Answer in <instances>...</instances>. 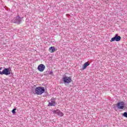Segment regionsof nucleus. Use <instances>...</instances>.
Segmentation results:
<instances>
[{
	"label": "nucleus",
	"instance_id": "f257e3e1",
	"mask_svg": "<svg viewBox=\"0 0 127 127\" xmlns=\"http://www.w3.org/2000/svg\"><path fill=\"white\" fill-rule=\"evenodd\" d=\"M35 92L37 95H42L45 92V89L44 87L39 86L36 88Z\"/></svg>",
	"mask_w": 127,
	"mask_h": 127
},
{
	"label": "nucleus",
	"instance_id": "f03ea898",
	"mask_svg": "<svg viewBox=\"0 0 127 127\" xmlns=\"http://www.w3.org/2000/svg\"><path fill=\"white\" fill-rule=\"evenodd\" d=\"M116 106L118 109H119L120 110H123L126 108V104L123 101L118 102Z\"/></svg>",
	"mask_w": 127,
	"mask_h": 127
},
{
	"label": "nucleus",
	"instance_id": "7ed1b4c3",
	"mask_svg": "<svg viewBox=\"0 0 127 127\" xmlns=\"http://www.w3.org/2000/svg\"><path fill=\"white\" fill-rule=\"evenodd\" d=\"M21 19L22 18L20 16H17L12 20V23H18V24H19L21 22Z\"/></svg>",
	"mask_w": 127,
	"mask_h": 127
},
{
	"label": "nucleus",
	"instance_id": "20e7f679",
	"mask_svg": "<svg viewBox=\"0 0 127 127\" xmlns=\"http://www.w3.org/2000/svg\"><path fill=\"white\" fill-rule=\"evenodd\" d=\"M63 81L64 84H69V83H71L72 79L71 77L64 76L63 78Z\"/></svg>",
	"mask_w": 127,
	"mask_h": 127
},
{
	"label": "nucleus",
	"instance_id": "39448f33",
	"mask_svg": "<svg viewBox=\"0 0 127 127\" xmlns=\"http://www.w3.org/2000/svg\"><path fill=\"white\" fill-rule=\"evenodd\" d=\"M53 113L54 114H56L59 117H63L64 116V114H63L59 109H57V110H54Z\"/></svg>",
	"mask_w": 127,
	"mask_h": 127
},
{
	"label": "nucleus",
	"instance_id": "423d86ee",
	"mask_svg": "<svg viewBox=\"0 0 127 127\" xmlns=\"http://www.w3.org/2000/svg\"><path fill=\"white\" fill-rule=\"evenodd\" d=\"M121 36H118L117 34L115 36L111 39L110 42H113L114 41H120L121 40Z\"/></svg>",
	"mask_w": 127,
	"mask_h": 127
},
{
	"label": "nucleus",
	"instance_id": "0eeeda50",
	"mask_svg": "<svg viewBox=\"0 0 127 127\" xmlns=\"http://www.w3.org/2000/svg\"><path fill=\"white\" fill-rule=\"evenodd\" d=\"M56 106V102H55V98H52L51 99V102L49 103L48 106L49 107H55Z\"/></svg>",
	"mask_w": 127,
	"mask_h": 127
},
{
	"label": "nucleus",
	"instance_id": "6e6552de",
	"mask_svg": "<svg viewBox=\"0 0 127 127\" xmlns=\"http://www.w3.org/2000/svg\"><path fill=\"white\" fill-rule=\"evenodd\" d=\"M38 70L40 71V72H43L44 70H45V65L43 64H40L38 66Z\"/></svg>",
	"mask_w": 127,
	"mask_h": 127
},
{
	"label": "nucleus",
	"instance_id": "1a4fd4ad",
	"mask_svg": "<svg viewBox=\"0 0 127 127\" xmlns=\"http://www.w3.org/2000/svg\"><path fill=\"white\" fill-rule=\"evenodd\" d=\"M90 65V63H89V62H87L85 63H84V64L82 66V70H85V69H86V68H87V66H89Z\"/></svg>",
	"mask_w": 127,
	"mask_h": 127
},
{
	"label": "nucleus",
	"instance_id": "9d476101",
	"mask_svg": "<svg viewBox=\"0 0 127 127\" xmlns=\"http://www.w3.org/2000/svg\"><path fill=\"white\" fill-rule=\"evenodd\" d=\"M49 51L51 53H54L55 52V47H51L49 49Z\"/></svg>",
	"mask_w": 127,
	"mask_h": 127
},
{
	"label": "nucleus",
	"instance_id": "9b49d317",
	"mask_svg": "<svg viewBox=\"0 0 127 127\" xmlns=\"http://www.w3.org/2000/svg\"><path fill=\"white\" fill-rule=\"evenodd\" d=\"M15 111H16V108H14V109H13L12 110V114H16V112H15Z\"/></svg>",
	"mask_w": 127,
	"mask_h": 127
},
{
	"label": "nucleus",
	"instance_id": "f8f14e48",
	"mask_svg": "<svg viewBox=\"0 0 127 127\" xmlns=\"http://www.w3.org/2000/svg\"><path fill=\"white\" fill-rule=\"evenodd\" d=\"M124 117H125V118H127V112H125L123 114Z\"/></svg>",
	"mask_w": 127,
	"mask_h": 127
},
{
	"label": "nucleus",
	"instance_id": "ddd939ff",
	"mask_svg": "<svg viewBox=\"0 0 127 127\" xmlns=\"http://www.w3.org/2000/svg\"><path fill=\"white\" fill-rule=\"evenodd\" d=\"M50 74L51 75H53V71H51L50 73Z\"/></svg>",
	"mask_w": 127,
	"mask_h": 127
}]
</instances>
